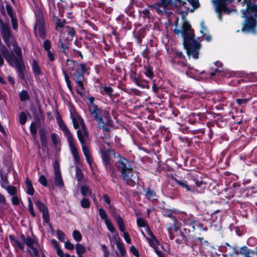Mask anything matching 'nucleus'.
Instances as JSON below:
<instances>
[{"label":"nucleus","mask_w":257,"mask_h":257,"mask_svg":"<svg viewBox=\"0 0 257 257\" xmlns=\"http://www.w3.org/2000/svg\"><path fill=\"white\" fill-rule=\"evenodd\" d=\"M89 109L91 114L98 122L99 127L108 131V126L111 123L109 111L106 109H99L95 104L89 106Z\"/></svg>","instance_id":"f257e3e1"},{"label":"nucleus","mask_w":257,"mask_h":257,"mask_svg":"<svg viewBox=\"0 0 257 257\" xmlns=\"http://www.w3.org/2000/svg\"><path fill=\"white\" fill-rule=\"evenodd\" d=\"M11 47L12 46L13 51L17 55L16 56L13 52H10L8 49L5 46H0V52L3 54L8 63L14 67V63L23 61L22 52L21 48L15 41L10 42Z\"/></svg>","instance_id":"f03ea898"},{"label":"nucleus","mask_w":257,"mask_h":257,"mask_svg":"<svg viewBox=\"0 0 257 257\" xmlns=\"http://www.w3.org/2000/svg\"><path fill=\"white\" fill-rule=\"evenodd\" d=\"M186 4L185 2L181 0H160L150 6V8L154 9L156 12L160 15L164 14H170L169 10L181 7Z\"/></svg>","instance_id":"7ed1b4c3"},{"label":"nucleus","mask_w":257,"mask_h":257,"mask_svg":"<svg viewBox=\"0 0 257 257\" xmlns=\"http://www.w3.org/2000/svg\"><path fill=\"white\" fill-rule=\"evenodd\" d=\"M119 159L116 163V167L121 173L124 180L127 184H131L134 181L133 178V163L127 160L125 158L117 154Z\"/></svg>","instance_id":"20e7f679"},{"label":"nucleus","mask_w":257,"mask_h":257,"mask_svg":"<svg viewBox=\"0 0 257 257\" xmlns=\"http://www.w3.org/2000/svg\"><path fill=\"white\" fill-rule=\"evenodd\" d=\"M56 120L59 127L63 132L65 136L67 137L70 151L72 154L75 162L77 164H79L80 163V159L79 157L78 152L75 146L74 140L72 135L71 134L69 129L60 116H58L56 117Z\"/></svg>","instance_id":"39448f33"},{"label":"nucleus","mask_w":257,"mask_h":257,"mask_svg":"<svg viewBox=\"0 0 257 257\" xmlns=\"http://www.w3.org/2000/svg\"><path fill=\"white\" fill-rule=\"evenodd\" d=\"M56 120L59 127L63 132L65 136L67 137L70 151L72 154L75 162L77 164H79L80 163V159L79 157L78 152L75 146L74 140L72 135L71 134L69 129L60 116H58L56 117Z\"/></svg>","instance_id":"423d86ee"},{"label":"nucleus","mask_w":257,"mask_h":257,"mask_svg":"<svg viewBox=\"0 0 257 257\" xmlns=\"http://www.w3.org/2000/svg\"><path fill=\"white\" fill-rule=\"evenodd\" d=\"M184 46L186 49L188 56H192L193 58H198L200 44L194 39V35L189 34V38H186L185 34L183 35Z\"/></svg>","instance_id":"0eeeda50"},{"label":"nucleus","mask_w":257,"mask_h":257,"mask_svg":"<svg viewBox=\"0 0 257 257\" xmlns=\"http://www.w3.org/2000/svg\"><path fill=\"white\" fill-rule=\"evenodd\" d=\"M233 0H212V3L215 7V11L218 14L219 20H222L221 13H225L229 14L231 11L227 7V4L231 3Z\"/></svg>","instance_id":"6e6552de"},{"label":"nucleus","mask_w":257,"mask_h":257,"mask_svg":"<svg viewBox=\"0 0 257 257\" xmlns=\"http://www.w3.org/2000/svg\"><path fill=\"white\" fill-rule=\"evenodd\" d=\"M21 238L22 241L32 250L31 253L32 255L37 256L39 254V251L37 246L38 243L37 241L29 237H26L24 234L21 235Z\"/></svg>","instance_id":"1a4fd4ad"},{"label":"nucleus","mask_w":257,"mask_h":257,"mask_svg":"<svg viewBox=\"0 0 257 257\" xmlns=\"http://www.w3.org/2000/svg\"><path fill=\"white\" fill-rule=\"evenodd\" d=\"M0 30L2 37L4 39L6 45L11 48L10 38H11V31L9 25L5 23L0 19Z\"/></svg>","instance_id":"9d476101"},{"label":"nucleus","mask_w":257,"mask_h":257,"mask_svg":"<svg viewBox=\"0 0 257 257\" xmlns=\"http://www.w3.org/2000/svg\"><path fill=\"white\" fill-rule=\"evenodd\" d=\"M100 152L103 162L105 166H109L111 165L112 162L110 156L112 154L114 155L115 158H118L117 155H116L113 151H111L108 148L104 149L102 146L100 147Z\"/></svg>","instance_id":"9b49d317"},{"label":"nucleus","mask_w":257,"mask_h":257,"mask_svg":"<svg viewBox=\"0 0 257 257\" xmlns=\"http://www.w3.org/2000/svg\"><path fill=\"white\" fill-rule=\"evenodd\" d=\"M236 254H241L244 257H257V250H252L244 246L235 249Z\"/></svg>","instance_id":"f8f14e48"},{"label":"nucleus","mask_w":257,"mask_h":257,"mask_svg":"<svg viewBox=\"0 0 257 257\" xmlns=\"http://www.w3.org/2000/svg\"><path fill=\"white\" fill-rule=\"evenodd\" d=\"M86 70L85 65L83 64V68L82 69L76 70L73 72H71L70 75L72 77L76 84L81 85V83L84 79L83 74Z\"/></svg>","instance_id":"ddd939ff"},{"label":"nucleus","mask_w":257,"mask_h":257,"mask_svg":"<svg viewBox=\"0 0 257 257\" xmlns=\"http://www.w3.org/2000/svg\"><path fill=\"white\" fill-rule=\"evenodd\" d=\"M37 29H38V34L39 36L44 39L45 38L46 32L45 28L44 27V22L43 20L39 19L37 21L36 24L34 26V31L35 35H37Z\"/></svg>","instance_id":"4468645a"},{"label":"nucleus","mask_w":257,"mask_h":257,"mask_svg":"<svg viewBox=\"0 0 257 257\" xmlns=\"http://www.w3.org/2000/svg\"><path fill=\"white\" fill-rule=\"evenodd\" d=\"M54 183L55 185L59 188L64 186V183L62 180L61 172L57 164L54 165Z\"/></svg>","instance_id":"2eb2a0df"},{"label":"nucleus","mask_w":257,"mask_h":257,"mask_svg":"<svg viewBox=\"0 0 257 257\" xmlns=\"http://www.w3.org/2000/svg\"><path fill=\"white\" fill-rule=\"evenodd\" d=\"M77 134L81 145L86 144L88 139V136L84 123L81 124V128L77 131Z\"/></svg>","instance_id":"dca6fc26"},{"label":"nucleus","mask_w":257,"mask_h":257,"mask_svg":"<svg viewBox=\"0 0 257 257\" xmlns=\"http://www.w3.org/2000/svg\"><path fill=\"white\" fill-rule=\"evenodd\" d=\"M108 207L109 208L110 213L116 221L119 229L123 230V223H124V221L122 218L118 214H117L115 209L112 207L111 205H110Z\"/></svg>","instance_id":"f3484780"},{"label":"nucleus","mask_w":257,"mask_h":257,"mask_svg":"<svg viewBox=\"0 0 257 257\" xmlns=\"http://www.w3.org/2000/svg\"><path fill=\"white\" fill-rule=\"evenodd\" d=\"M257 7L254 5L247 4V9L246 10L243 11V17L247 18L248 17L254 16L257 18Z\"/></svg>","instance_id":"a211bd4d"},{"label":"nucleus","mask_w":257,"mask_h":257,"mask_svg":"<svg viewBox=\"0 0 257 257\" xmlns=\"http://www.w3.org/2000/svg\"><path fill=\"white\" fill-rule=\"evenodd\" d=\"M113 239L116 244L117 247L119 251L120 255L124 256L126 253V250L123 243L120 242V239L117 232H115L113 235Z\"/></svg>","instance_id":"6ab92c4d"},{"label":"nucleus","mask_w":257,"mask_h":257,"mask_svg":"<svg viewBox=\"0 0 257 257\" xmlns=\"http://www.w3.org/2000/svg\"><path fill=\"white\" fill-rule=\"evenodd\" d=\"M82 148L83 154L86 158V160L89 164L91 169H92L94 164L90 154L89 148L85 144H82Z\"/></svg>","instance_id":"aec40b11"},{"label":"nucleus","mask_w":257,"mask_h":257,"mask_svg":"<svg viewBox=\"0 0 257 257\" xmlns=\"http://www.w3.org/2000/svg\"><path fill=\"white\" fill-rule=\"evenodd\" d=\"M67 69L73 72L76 70L82 69L83 68V64L78 63L73 60H68L66 63Z\"/></svg>","instance_id":"412c9836"},{"label":"nucleus","mask_w":257,"mask_h":257,"mask_svg":"<svg viewBox=\"0 0 257 257\" xmlns=\"http://www.w3.org/2000/svg\"><path fill=\"white\" fill-rule=\"evenodd\" d=\"M256 25V21L251 18V19H247L245 21V23L242 29V32H248L250 31L254 28Z\"/></svg>","instance_id":"4be33fe9"},{"label":"nucleus","mask_w":257,"mask_h":257,"mask_svg":"<svg viewBox=\"0 0 257 257\" xmlns=\"http://www.w3.org/2000/svg\"><path fill=\"white\" fill-rule=\"evenodd\" d=\"M14 66H16L18 69L20 78L22 79H24L25 76L24 72L26 68L24 64L23 61L14 63Z\"/></svg>","instance_id":"5701e85b"},{"label":"nucleus","mask_w":257,"mask_h":257,"mask_svg":"<svg viewBox=\"0 0 257 257\" xmlns=\"http://www.w3.org/2000/svg\"><path fill=\"white\" fill-rule=\"evenodd\" d=\"M10 238L13 245L21 249L24 248L25 243L22 240H19L18 239L15 238L14 236L10 235Z\"/></svg>","instance_id":"b1692460"},{"label":"nucleus","mask_w":257,"mask_h":257,"mask_svg":"<svg viewBox=\"0 0 257 257\" xmlns=\"http://www.w3.org/2000/svg\"><path fill=\"white\" fill-rule=\"evenodd\" d=\"M190 28L191 26L189 23L187 22L184 23L183 25V31L181 32L182 35L183 36V34H185L186 38H189V34H192L189 32Z\"/></svg>","instance_id":"393cba45"},{"label":"nucleus","mask_w":257,"mask_h":257,"mask_svg":"<svg viewBox=\"0 0 257 257\" xmlns=\"http://www.w3.org/2000/svg\"><path fill=\"white\" fill-rule=\"evenodd\" d=\"M26 185L27 193L32 195L34 194V190L31 181L28 178H27L26 180Z\"/></svg>","instance_id":"a878e982"},{"label":"nucleus","mask_w":257,"mask_h":257,"mask_svg":"<svg viewBox=\"0 0 257 257\" xmlns=\"http://www.w3.org/2000/svg\"><path fill=\"white\" fill-rule=\"evenodd\" d=\"M32 66L34 73L36 75H40L41 73L40 68L36 60H33Z\"/></svg>","instance_id":"bb28decb"},{"label":"nucleus","mask_w":257,"mask_h":257,"mask_svg":"<svg viewBox=\"0 0 257 257\" xmlns=\"http://www.w3.org/2000/svg\"><path fill=\"white\" fill-rule=\"evenodd\" d=\"M76 252L78 255V256L82 255L83 253L86 252L85 247L80 243H77L76 245Z\"/></svg>","instance_id":"cd10ccee"},{"label":"nucleus","mask_w":257,"mask_h":257,"mask_svg":"<svg viewBox=\"0 0 257 257\" xmlns=\"http://www.w3.org/2000/svg\"><path fill=\"white\" fill-rule=\"evenodd\" d=\"M1 184L4 188L7 187L9 185L7 176L3 173L1 174Z\"/></svg>","instance_id":"c85d7f7f"},{"label":"nucleus","mask_w":257,"mask_h":257,"mask_svg":"<svg viewBox=\"0 0 257 257\" xmlns=\"http://www.w3.org/2000/svg\"><path fill=\"white\" fill-rule=\"evenodd\" d=\"M8 191V193L10 194L11 196H14L15 195H17V189L16 187L9 185L7 187L5 188Z\"/></svg>","instance_id":"c756f323"},{"label":"nucleus","mask_w":257,"mask_h":257,"mask_svg":"<svg viewBox=\"0 0 257 257\" xmlns=\"http://www.w3.org/2000/svg\"><path fill=\"white\" fill-rule=\"evenodd\" d=\"M146 239L152 247H153L155 249H157L156 247L159 245V242L155 237L151 238L147 237Z\"/></svg>","instance_id":"7c9ffc66"},{"label":"nucleus","mask_w":257,"mask_h":257,"mask_svg":"<svg viewBox=\"0 0 257 257\" xmlns=\"http://www.w3.org/2000/svg\"><path fill=\"white\" fill-rule=\"evenodd\" d=\"M123 230H121V229H119V230L123 233V237L124 240H125V241L127 243L130 244V243H131V242H132L131 239L128 233L125 231V228L124 223H123Z\"/></svg>","instance_id":"2f4dec72"},{"label":"nucleus","mask_w":257,"mask_h":257,"mask_svg":"<svg viewBox=\"0 0 257 257\" xmlns=\"http://www.w3.org/2000/svg\"><path fill=\"white\" fill-rule=\"evenodd\" d=\"M214 64L215 65V66H216L217 67V68L214 69V70H215L214 72H212L210 73V75L211 76H214L216 72H221L222 71V64L221 62L217 61V62H215Z\"/></svg>","instance_id":"473e14b6"},{"label":"nucleus","mask_w":257,"mask_h":257,"mask_svg":"<svg viewBox=\"0 0 257 257\" xmlns=\"http://www.w3.org/2000/svg\"><path fill=\"white\" fill-rule=\"evenodd\" d=\"M251 97L243 99H237L236 100L237 103L242 107H243L250 100Z\"/></svg>","instance_id":"72a5a7b5"},{"label":"nucleus","mask_w":257,"mask_h":257,"mask_svg":"<svg viewBox=\"0 0 257 257\" xmlns=\"http://www.w3.org/2000/svg\"><path fill=\"white\" fill-rule=\"evenodd\" d=\"M175 181L177 184L179 185L182 187H184L187 191H190V188L188 185L187 182L185 180H178L175 179Z\"/></svg>","instance_id":"f704fd0d"},{"label":"nucleus","mask_w":257,"mask_h":257,"mask_svg":"<svg viewBox=\"0 0 257 257\" xmlns=\"http://www.w3.org/2000/svg\"><path fill=\"white\" fill-rule=\"evenodd\" d=\"M105 223L107 226V229L111 232L114 233L113 235L115 234V232H117L115 231L113 225L109 220H106Z\"/></svg>","instance_id":"c9c22d12"},{"label":"nucleus","mask_w":257,"mask_h":257,"mask_svg":"<svg viewBox=\"0 0 257 257\" xmlns=\"http://www.w3.org/2000/svg\"><path fill=\"white\" fill-rule=\"evenodd\" d=\"M71 118L72 119L73 126H74V128L76 129L79 127L80 123H81V124L82 123H83V122H82V121L80 118H76L74 116H72Z\"/></svg>","instance_id":"e433bc0d"},{"label":"nucleus","mask_w":257,"mask_h":257,"mask_svg":"<svg viewBox=\"0 0 257 257\" xmlns=\"http://www.w3.org/2000/svg\"><path fill=\"white\" fill-rule=\"evenodd\" d=\"M73 237L77 241H80L82 239V235L80 232L78 230H74L73 232Z\"/></svg>","instance_id":"4c0bfd02"},{"label":"nucleus","mask_w":257,"mask_h":257,"mask_svg":"<svg viewBox=\"0 0 257 257\" xmlns=\"http://www.w3.org/2000/svg\"><path fill=\"white\" fill-rule=\"evenodd\" d=\"M81 192L83 196H87L90 195L91 191L86 186H83L81 188Z\"/></svg>","instance_id":"58836bf2"},{"label":"nucleus","mask_w":257,"mask_h":257,"mask_svg":"<svg viewBox=\"0 0 257 257\" xmlns=\"http://www.w3.org/2000/svg\"><path fill=\"white\" fill-rule=\"evenodd\" d=\"M20 97L21 101H23L28 100L29 98V95L28 93V92L25 90H23L21 92Z\"/></svg>","instance_id":"ea45409f"},{"label":"nucleus","mask_w":257,"mask_h":257,"mask_svg":"<svg viewBox=\"0 0 257 257\" xmlns=\"http://www.w3.org/2000/svg\"><path fill=\"white\" fill-rule=\"evenodd\" d=\"M35 204L37 208L39 209V210L41 212L46 210L47 208L45 206L44 204H43L41 201H36L35 202Z\"/></svg>","instance_id":"a19ab883"},{"label":"nucleus","mask_w":257,"mask_h":257,"mask_svg":"<svg viewBox=\"0 0 257 257\" xmlns=\"http://www.w3.org/2000/svg\"><path fill=\"white\" fill-rule=\"evenodd\" d=\"M6 10L8 14L9 15V16L11 17V19L12 18L16 17L14 12H13V8L9 5H7L6 6Z\"/></svg>","instance_id":"79ce46f5"},{"label":"nucleus","mask_w":257,"mask_h":257,"mask_svg":"<svg viewBox=\"0 0 257 257\" xmlns=\"http://www.w3.org/2000/svg\"><path fill=\"white\" fill-rule=\"evenodd\" d=\"M146 197L149 200H153L156 196V193L152 190H148L146 192Z\"/></svg>","instance_id":"37998d69"},{"label":"nucleus","mask_w":257,"mask_h":257,"mask_svg":"<svg viewBox=\"0 0 257 257\" xmlns=\"http://www.w3.org/2000/svg\"><path fill=\"white\" fill-rule=\"evenodd\" d=\"M99 214L101 219H104L105 221L106 220H108L107 219V215L103 208L99 209Z\"/></svg>","instance_id":"c03bdc74"},{"label":"nucleus","mask_w":257,"mask_h":257,"mask_svg":"<svg viewBox=\"0 0 257 257\" xmlns=\"http://www.w3.org/2000/svg\"><path fill=\"white\" fill-rule=\"evenodd\" d=\"M131 78L133 82L135 83L138 86H141V84L138 79V75L136 73L133 74H132L131 76Z\"/></svg>","instance_id":"a18cd8bd"},{"label":"nucleus","mask_w":257,"mask_h":257,"mask_svg":"<svg viewBox=\"0 0 257 257\" xmlns=\"http://www.w3.org/2000/svg\"><path fill=\"white\" fill-rule=\"evenodd\" d=\"M43 213V218L44 221H45L46 223H48L50 220L49 216V213L48 211V209L43 211L42 212Z\"/></svg>","instance_id":"49530a36"},{"label":"nucleus","mask_w":257,"mask_h":257,"mask_svg":"<svg viewBox=\"0 0 257 257\" xmlns=\"http://www.w3.org/2000/svg\"><path fill=\"white\" fill-rule=\"evenodd\" d=\"M39 182L44 186H47L48 185L47 179L44 175H41L40 176Z\"/></svg>","instance_id":"de8ad7c7"},{"label":"nucleus","mask_w":257,"mask_h":257,"mask_svg":"<svg viewBox=\"0 0 257 257\" xmlns=\"http://www.w3.org/2000/svg\"><path fill=\"white\" fill-rule=\"evenodd\" d=\"M26 121H27L26 114L23 112H21L20 115V123L22 124H24L26 123Z\"/></svg>","instance_id":"09e8293b"},{"label":"nucleus","mask_w":257,"mask_h":257,"mask_svg":"<svg viewBox=\"0 0 257 257\" xmlns=\"http://www.w3.org/2000/svg\"><path fill=\"white\" fill-rule=\"evenodd\" d=\"M81 205L83 208H88L90 206V203L86 198H83L81 201Z\"/></svg>","instance_id":"8fccbe9b"},{"label":"nucleus","mask_w":257,"mask_h":257,"mask_svg":"<svg viewBox=\"0 0 257 257\" xmlns=\"http://www.w3.org/2000/svg\"><path fill=\"white\" fill-rule=\"evenodd\" d=\"M58 238V239L62 242H64L65 240V235L63 232L61 230H58L57 232Z\"/></svg>","instance_id":"3c124183"},{"label":"nucleus","mask_w":257,"mask_h":257,"mask_svg":"<svg viewBox=\"0 0 257 257\" xmlns=\"http://www.w3.org/2000/svg\"><path fill=\"white\" fill-rule=\"evenodd\" d=\"M76 90L78 93H79L81 95H82L84 94V87L82 82L81 83V85L79 84H77Z\"/></svg>","instance_id":"603ef678"},{"label":"nucleus","mask_w":257,"mask_h":257,"mask_svg":"<svg viewBox=\"0 0 257 257\" xmlns=\"http://www.w3.org/2000/svg\"><path fill=\"white\" fill-rule=\"evenodd\" d=\"M12 202L13 205H18L20 203V199L17 195H15L12 196Z\"/></svg>","instance_id":"864d4df0"},{"label":"nucleus","mask_w":257,"mask_h":257,"mask_svg":"<svg viewBox=\"0 0 257 257\" xmlns=\"http://www.w3.org/2000/svg\"><path fill=\"white\" fill-rule=\"evenodd\" d=\"M145 74L146 75V76L147 77H148L149 78H150V79H152L153 78V76H154V74H153V72L152 70L151 69H150V68H148L146 71H145Z\"/></svg>","instance_id":"5fc2aeb1"},{"label":"nucleus","mask_w":257,"mask_h":257,"mask_svg":"<svg viewBox=\"0 0 257 257\" xmlns=\"http://www.w3.org/2000/svg\"><path fill=\"white\" fill-rule=\"evenodd\" d=\"M65 246L67 249L70 250H73L74 249V244L69 241H67L65 242Z\"/></svg>","instance_id":"6e6d98bb"},{"label":"nucleus","mask_w":257,"mask_h":257,"mask_svg":"<svg viewBox=\"0 0 257 257\" xmlns=\"http://www.w3.org/2000/svg\"><path fill=\"white\" fill-rule=\"evenodd\" d=\"M188 2L194 7L197 8L199 7V3L198 0H187Z\"/></svg>","instance_id":"4d7b16f0"},{"label":"nucleus","mask_w":257,"mask_h":257,"mask_svg":"<svg viewBox=\"0 0 257 257\" xmlns=\"http://www.w3.org/2000/svg\"><path fill=\"white\" fill-rule=\"evenodd\" d=\"M11 23L13 26V28L14 30H17L18 28V22L16 17L12 18L11 19Z\"/></svg>","instance_id":"13d9d810"},{"label":"nucleus","mask_w":257,"mask_h":257,"mask_svg":"<svg viewBox=\"0 0 257 257\" xmlns=\"http://www.w3.org/2000/svg\"><path fill=\"white\" fill-rule=\"evenodd\" d=\"M44 48L46 51H50L51 44L49 41L45 40L44 42Z\"/></svg>","instance_id":"bf43d9fd"},{"label":"nucleus","mask_w":257,"mask_h":257,"mask_svg":"<svg viewBox=\"0 0 257 257\" xmlns=\"http://www.w3.org/2000/svg\"><path fill=\"white\" fill-rule=\"evenodd\" d=\"M130 251L136 256H139V253L138 250L134 246H132L130 248Z\"/></svg>","instance_id":"052dcab7"},{"label":"nucleus","mask_w":257,"mask_h":257,"mask_svg":"<svg viewBox=\"0 0 257 257\" xmlns=\"http://www.w3.org/2000/svg\"><path fill=\"white\" fill-rule=\"evenodd\" d=\"M137 224L140 227H145L146 224L145 220L141 218H139L137 219Z\"/></svg>","instance_id":"680f3d73"},{"label":"nucleus","mask_w":257,"mask_h":257,"mask_svg":"<svg viewBox=\"0 0 257 257\" xmlns=\"http://www.w3.org/2000/svg\"><path fill=\"white\" fill-rule=\"evenodd\" d=\"M56 250L57 253L60 257H65L66 254H64L63 250L60 248L59 246H57Z\"/></svg>","instance_id":"e2e57ef3"},{"label":"nucleus","mask_w":257,"mask_h":257,"mask_svg":"<svg viewBox=\"0 0 257 257\" xmlns=\"http://www.w3.org/2000/svg\"><path fill=\"white\" fill-rule=\"evenodd\" d=\"M76 177L79 181H81L82 179V173L78 169L76 170Z\"/></svg>","instance_id":"0e129e2a"},{"label":"nucleus","mask_w":257,"mask_h":257,"mask_svg":"<svg viewBox=\"0 0 257 257\" xmlns=\"http://www.w3.org/2000/svg\"><path fill=\"white\" fill-rule=\"evenodd\" d=\"M101 247H102V250L104 251V255L105 257H108V255H109V252L108 251H107V247L104 244H102L101 245Z\"/></svg>","instance_id":"69168bd1"},{"label":"nucleus","mask_w":257,"mask_h":257,"mask_svg":"<svg viewBox=\"0 0 257 257\" xmlns=\"http://www.w3.org/2000/svg\"><path fill=\"white\" fill-rule=\"evenodd\" d=\"M51 139H52V141L53 143V144L56 145L58 143V138H57V136L56 134H52L51 135Z\"/></svg>","instance_id":"338daca9"},{"label":"nucleus","mask_w":257,"mask_h":257,"mask_svg":"<svg viewBox=\"0 0 257 257\" xmlns=\"http://www.w3.org/2000/svg\"><path fill=\"white\" fill-rule=\"evenodd\" d=\"M103 89L104 91H105L107 94H108V95L111 94V93L112 92V89L111 87L105 86L103 87Z\"/></svg>","instance_id":"774afa93"}]
</instances>
